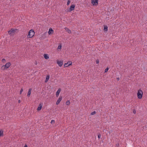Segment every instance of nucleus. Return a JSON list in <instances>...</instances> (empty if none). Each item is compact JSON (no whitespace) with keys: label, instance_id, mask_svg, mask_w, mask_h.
<instances>
[{"label":"nucleus","instance_id":"4be33fe9","mask_svg":"<svg viewBox=\"0 0 147 147\" xmlns=\"http://www.w3.org/2000/svg\"><path fill=\"white\" fill-rule=\"evenodd\" d=\"M61 45H59L57 49H61Z\"/></svg>","mask_w":147,"mask_h":147},{"label":"nucleus","instance_id":"f704fd0d","mask_svg":"<svg viewBox=\"0 0 147 147\" xmlns=\"http://www.w3.org/2000/svg\"><path fill=\"white\" fill-rule=\"evenodd\" d=\"M37 62H36V61L35 64L36 65H37Z\"/></svg>","mask_w":147,"mask_h":147},{"label":"nucleus","instance_id":"393cba45","mask_svg":"<svg viewBox=\"0 0 147 147\" xmlns=\"http://www.w3.org/2000/svg\"><path fill=\"white\" fill-rule=\"evenodd\" d=\"M70 0H68V1L67 2V5H69V4H70Z\"/></svg>","mask_w":147,"mask_h":147},{"label":"nucleus","instance_id":"6e6552de","mask_svg":"<svg viewBox=\"0 0 147 147\" xmlns=\"http://www.w3.org/2000/svg\"><path fill=\"white\" fill-rule=\"evenodd\" d=\"M75 7V5H71L70 7L69 11L70 12L71 11L74 10V9Z\"/></svg>","mask_w":147,"mask_h":147},{"label":"nucleus","instance_id":"6ab92c4d","mask_svg":"<svg viewBox=\"0 0 147 147\" xmlns=\"http://www.w3.org/2000/svg\"><path fill=\"white\" fill-rule=\"evenodd\" d=\"M1 69L3 70H4L5 69H7V68L5 65H3L1 67Z\"/></svg>","mask_w":147,"mask_h":147},{"label":"nucleus","instance_id":"2f4dec72","mask_svg":"<svg viewBox=\"0 0 147 147\" xmlns=\"http://www.w3.org/2000/svg\"><path fill=\"white\" fill-rule=\"evenodd\" d=\"M116 79L118 81L119 80V78H117Z\"/></svg>","mask_w":147,"mask_h":147},{"label":"nucleus","instance_id":"0eeeda50","mask_svg":"<svg viewBox=\"0 0 147 147\" xmlns=\"http://www.w3.org/2000/svg\"><path fill=\"white\" fill-rule=\"evenodd\" d=\"M57 63L60 67H61L63 65V61H57Z\"/></svg>","mask_w":147,"mask_h":147},{"label":"nucleus","instance_id":"2eb2a0df","mask_svg":"<svg viewBox=\"0 0 147 147\" xmlns=\"http://www.w3.org/2000/svg\"><path fill=\"white\" fill-rule=\"evenodd\" d=\"M42 105L41 104H40L38 106V108H37V110L38 111H40L41 109L42 108Z\"/></svg>","mask_w":147,"mask_h":147},{"label":"nucleus","instance_id":"72a5a7b5","mask_svg":"<svg viewBox=\"0 0 147 147\" xmlns=\"http://www.w3.org/2000/svg\"><path fill=\"white\" fill-rule=\"evenodd\" d=\"M24 147H28L27 145L25 144Z\"/></svg>","mask_w":147,"mask_h":147},{"label":"nucleus","instance_id":"f03ea898","mask_svg":"<svg viewBox=\"0 0 147 147\" xmlns=\"http://www.w3.org/2000/svg\"><path fill=\"white\" fill-rule=\"evenodd\" d=\"M143 94V92L141 89H139L138 90L137 94L138 98L139 99H141L142 97Z\"/></svg>","mask_w":147,"mask_h":147},{"label":"nucleus","instance_id":"dca6fc26","mask_svg":"<svg viewBox=\"0 0 147 147\" xmlns=\"http://www.w3.org/2000/svg\"><path fill=\"white\" fill-rule=\"evenodd\" d=\"M3 136V131L2 130H0V136Z\"/></svg>","mask_w":147,"mask_h":147},{"label":"nucleus","instance_id":"9d476101","mask_svg":"<svg viewBox=\"0 0 147 147\" xmlns=\"http://www.w3.org/2000/svg\"><path fill=\"white\" fill-rule=\"evenodd\" d=\"M61 89L60 88H59L58 90L57 91V92H56V96L57 97H58V96L59 94L61 92Z\"/></svg>","mask_w":147,"mask_h":147},{"label":"nucleus","instance_id":"5701e85b","mask_svg":"<svg viewBox=\"0 0 147 147\" xmlns=\"http://www.w3.org/2000/svg\"><path fill=\"white\" fill-rule=\"evenodd\" d=\"M96 113V112L95 111H94L93 112H92L91 113V115H93L94 114H95Z\"/></svg>","mask_w":147,"mask_h":147},{"label":"nucleus","instance_id":"423d86ee","mask_svg":"<svg viewBox=\"0 0 147 147\" xmlns=\"http://www.w3.org/2000/svg\"><path fill=\"white\" fill-rule=\"evenodd\" d=\"M72 64V62L71 61H68L67 63H65L64 66L65 67H67Z\"/></svg>","mask_w":147,"mask_h":147},{"label":"nucleus","instance_id":"f257e3e1","mask_svg":"<svg viewBox=\"0 0 147 147\" xmlns=\"http://www.w3.org/2000/svg\"><path fill=\"white\" fill-rule=\"evenodd\" d=\"M35 32L33 29L30 30L28 32V34L27 36L28 38H32L34 35Z\"/></svg>","mask_w":147,"mask_h":147},{"label":"nucleus","instance_id":"1a4fd4ad","mask_svg":"<svg viewBox=\"0 0 147 147\" xmlns=\"http://www.w3.org/2000/svg\"><path fill=\"white\" fill-rule=\"evenodd\" d=\"M11 65V63L10 62H8L6 63L5 66V67L7 69Z\"/></svg>","mask_w":147,"mask_h":147},{"label":"nucleus","instance_id":"7ed1b4c3","mask_svg":"<svg viewBox=\"0 0 147 147\" xmlns=\"http://www.w3.org/2000/svg\"><path fill=\"white\" fill-rule=\"evenodd\" d=\"M18 30L17 29L12 28L11 30L8 32V34L11 36L13 35L15 32Z\"/></svg>","mask_w":147,"mask_h":147},{"label":"nucleus","instance_id":"aec40b11","mask_svg":"<svg viewBox=\"0 0 147 147\" xmlns=\"http://www.w3.org/2000/svg\"><path fill=\"white\" fill-rule=\"evenodd\" d=\"M66 104L67 105H69L70 104V102L69 100H67L66 102Z\"/></svg>","mask_w":147,"mask_h":147},{"label":"nucleus","instance_id":"f8f14e48","mask_svg":"<svg viewBox=\"0 0 147 147\" xmlns=\"http://www.w3.org/2000/svg\"><path fill=\"white\" fill-rule=\"evenodd\" d=\"M32 90V89L31 88H30L28 90V94H27V96L28 97H29L30 95L31 92V91Z\"/></svg>","mask_w":147,"mask_h":147},{"label":"nucleus","instance_id":"7c9ffc66","mask_svg":"<svg viewBox=\"0 0 147 147\" xmlns=\"http://www.w3.org/2000/svg\"><path fill=\"white\" fill-rule=\"evenodd\" d=\"M133 113L134 114H135L136 113V111L135 110H134L133 111Z\"/></svg>","mask_w":147,"mask_h":147},{"label":"nucleus","instance_id":"473e14b6","mask_svg":"<svg viewBox=\"0 0 147 147\" xmlns=\"http://www.w3.org/2000/svg\"><path fill=\"white\" fill-rule=\"evenodd\" d=\"M18 102L19 103H20V102H21V101H20V100H18Z\"/></svg>","mask_w":147,"mask_h":147},{"label":"nucleus","instance_id":"cd10ccee","mask_svg":"<svg viewBox=\"0 0 147 147\" xmlns=\"http://www.w3.org/2000/svg\"><path fill=\"white\" fill-rule=\"evenodd\" d=\"M99 60H98V59H97L96 61V63H97V64L99 63Z\"/></svg>","mask_w":147,"mask_h":147},{"label":"nucleus","instance_id":"4468645a","mask_svg":"<svg viewBox=\"0 0 147 147\" xmlns=\"http://www.w3.org/2000/svg\"><path fill=\"white\" fill-rule=\"evenodd\" d=\"M64 29L65 30H66L69 33H71V31L68 28L65 27Z\"/></svg>","mask_w":147,"mask_h":147},{"label":"nucleus","instance_id":"c756f323","mask_svg":"<svg viewBox=\"0 0 147 147\" xmlns=\"http://www.w3.org/2000/svg\"><path fill=\"white\" fill-rule=\"evenodd\" d=\"M116 146L117 147H119V143H118L116 144Z\"/></svg>","mask_w":147,"mask_h":147},{"label":"nucleus","instance_id":"39448f33","mask_svg":"<svg viewBox=\"0 0 147 147\" xmlns=\"http://www.w3.org/2000/svg\"><path fill=\"white\" fill-rule=\"evenodd\" d=\"M62 99V97L61 96H60L56 102V104L57 105H58L61 100Z\"/></svg>","mask_w":147,"mask_h":147},{"label":"nucleus","instance_id":"bb28decb","mask_svg":"<svg viewBox=\"0 0 147 147\" xmlns=\"http://www.w3.org/2000/svg\"><path fill=\"white\" fill-rule=\"evenodd\" d=\"M23 91V88H22L20 91V94H21Z\"/></svg>","mask_w":147,"mask_h":147},{"label":"nucleus","instance_id":"9b49d317","mask_svg":"<svg viewBox=\"0 0 147 147\" xmlns=\"http://www.w3.org/2000/svg\"><path fill=\"white\" fill-rule=\"evenodd\" d=\"M53 30L51 28L49 29V31L48 32V33L49 34H53Z\"/></svg>","mask_w":147,"mask_h":147},{"label":"nucleus","instance_id":"c85d7f7f","mask_svg":"<svg viewBox=\"0 0 147 147\" xmlns=\"http://www.w3.org/2000/svg\"><path fill=\"white\" fill-rule=\"evenodd\" d=\"M101 136V135L100 134H98V138H100Z\"/></svg>","mask_w":147,"mask_h":147},{"label":"nucleus","instance_id":"a211bd4d","mask_svg":"<svg viewBox=\"0 0 147 147\" xmlns=\"http://www.w3.org/2000/svg\"><path fill=\"white\" fill-rule=\"evenodd\" d=\"M44 57L46 59H48L49 58V57L47 54H45L44 55Z\"/></svg>","mask_w":147,"mask_h":147},{"label":"nucleus","instance_id":"b1692460","mask_svg":"<svg viewBox=\"0 0 147 147\" xmlns=\"http://www.w3.org/2000/svg\"><path fill=\"white\" fill-rule=\"evenodd\" d=\"M108 69H109V68H108V67H107V68H106L105 69V73H106V72H107L108 71Z\"/></svg>","mask_w":147,"mask_h":147},{"label":"nucleus","instance_id":"ddd939ff","mask_svg":"<svg viewBox=\"0 0 147 147\" xmlns=\"http://www.w3.org/2000/svg\"><path fill=\"white\" fill-rule=\"evenodd\" d=\"M50 78V76L49 75H48L47 76L46 79L45 80V82L47 83L48 82V81L49 80V78Z\"/></svg>","mask_w":147,"mask_h":147},{"label":"nucleus","instance_id":"412c9836","mask_svg":"<svg viewBox=\"0 0 147 147\" xmlns=\"http://www.w3.org/2000/svg\"><path fill=\"white\" fill-rule=\"evenodd\" d=\"M51 123L52 124H54L55 123V120H52L51 121Z\"/></svg>","mask_w":147,"mask_h":147},{"label":"nucleus","instance_id":"f3484780","mask_svg":"<svg viewBox=\"0 0 147 147\" xmlns=\"http://www.w3.org/2000/svg\"><path fill=\"white\" fill-rule=\"evenodd\" d=\"M104 31H106L108 30V27L107 26H104Z\"/></svg>","mask_w":147,"mask_h":147},{"label":"nucleus","instance_id":"20e7f679","mask_svg":"<svg viewBox=\"0 0 147 147\" xmlns=\"http://www.w3.org/2000/svg\"><path fill=\"white\" fill-rule=\"evenodd\" d=\"M91 2L93 5H97L98 4V0H91Z\"/></svg>","mask_w":147,"mask_h":147},{"label":"nucleus","instance_id":"a878e982","mask_svg":"<svg viewBox=\"0 0 147 147\" xmlns=\"http://www.w3.org/2000/svg\"><path fill=\"white\" fill-rule=\"evenodd\" d=\"M2 62L3 63H5L6 62V61H5V59H3L2 60Z\"/></svg>","mask_w":147,"mask_h":147}]
</instances>
